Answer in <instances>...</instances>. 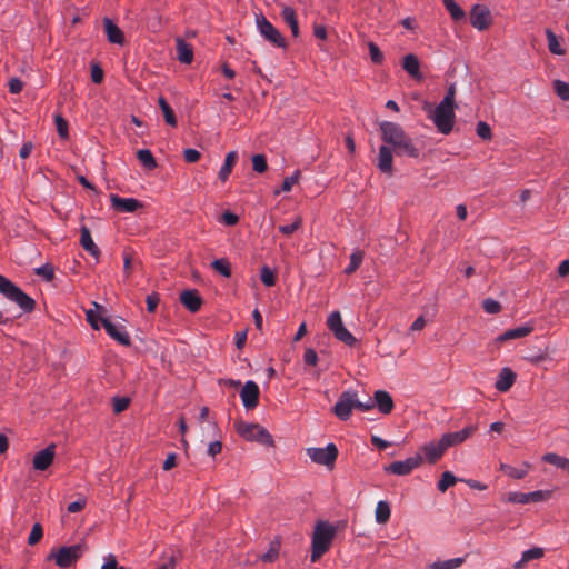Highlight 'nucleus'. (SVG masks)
Returning <instances> with one entry per match:
<instances>
[{
    "label": "nucleus",
    "mask_w": 569,
    "mask_h": 569,
    "mask_svg": "<svg viewBox=\"0 0 569 569\" xmlns=\"http://www.w3.org/2000/svg\"><path fill=\"white\" fill-rule=\"evenodd\" d=\"M308 457L317 465L325 466L328 470H332L338 458V448L335 443H328L325 448L310 447L307 448Z\"/></svg>",
    "instance_id": "0eeeda50"
},
{
    "label": "nucleus",
    "mask_w": 569,
    "mask_h": 569,
    "mask_svg": "<svg viewBox=\"0 0 569 569\" xmlns=\"http://www.w3.org/2000/svg\"><path fill=\"white\" fill-rule=\"evenodd\" d=\"M500 469L515 479H522L527 473L526 470L517 469L505 463L500 466Z\"/></svg>",
    "instance_id": "bf43d9fd"
},
{
    "label": "nucleus",
    "mask_w": 569,
    "mask_h": 569,
    "mask_svg": "<svg viewBox=\"0 0 569 569\" xmlns=\"http://www.w3.org/2000/svg\"><path fill=\"white\" fill-rule=\"evenodd\" d=\"M282 19L288 23L295 38L299 36V23L293 8L284 7L281 11Z\"/></svg>",
    "instance_id": "cd10ccee"
},
{
    "label": "nucleus",
    "mask_w": 569,
    "mask_h": 569,
    "mask_svg": "<svg viewBox=\"0 0 569 569\" xmlns=\"http://www.w3.org/2000/svg\"><path fill=\"white\" fill-rule=\"evenodd\" d=\"M301 177V171L296 170L292 176L286 177L283 179L281 191L289 192L292 189V186L298 182Z\"/></svg>",
    "instance_id": "6e6d98bb"
},
{
    "label": "nucleus",
    "mask_w": 569,
    "mask_h": 569,
    "mask_svg": "<svg viewBox=\"0 0 569 569\" xmlns=\"http://www.w3.org/2000/svg\"><path fill=\"white\" fill-rule=\"evenodd\" d=\"M238 435L247 441H256L266 447H274L271 433L259 423L238 421L234 423Z\"/></svg>",
    "instance_id": "20e7f679"
},
{
    "label": "nucleus",
    "mask_w": 569,
    "mask_h": 569,
    "mask_svg": "<svg viewBox=\"0 0 569 569\" xmlns=\"http://www.w3.org/2000/svg\"><path fill=\"white\" fill-rule=\"evenodd\" d=\"M54 122L57 126V131L60 138L68 139L69 130H68V121L61 116L57 114L54 117Z\"/></svg>",
    "instance_id": "8fccbe9b"
},
{
    "label": "nucleus",
    "mask_w": 569,
    "mask_h": 569,
    "mask_svg": "<svg viewBox=\"0 0 569 569\" xmlns=\"http://www.w3.org/2000/svg\"><path fill=\"white\" fill-rule=\"evenodd\" d=\"M103 70L99 64H93L91 68V80L93 83L99 84L103 81Z\"/></svg>",
    "instance_id": "0e129e2a"
},
{
    "label": "nucleus",
    "mask_w": 569,
    "mask_h": 569,
    "mask_svg": "<svg viewBox=\"0 0 569 569\" xmlns=\"http://www.w3.org/2000/svg\"><path fill=\"white\" fill-rule=\"evenodd\" d=\"M403 70L415 80L421 81L423 74L420 71V61L413 53H408L402 58Z\"/></svg>",
    "instance_id": "412c9836"
},
{
    "label": "nucleus",
    "mask_w": 569,
    "mask_h": 569,
    "mask_svg": "<svg viewBox=\"0 0 569 569\" xmlns=\"http://www.w3.org/2000/svg\"><path fill=\"white\" fill-rule=\"evenodd\" d=\"M220 221L223 222L227 226L232 227V226H236L238 223L239 217L236 213H233V212L226 211V212L222 213Z\"/></svg>",
    "instance_id": "338daca9"
},
{
    "label": "nucleus",
    "mask_w": 569,
    "mask_h": 569,
    "mask_svg": "<svg viewBox=\"0 0 569 569\" xmlns=\"http://www.w3.org/2000/svg\"><path fill=\"white\" fill-rule=\"evenodd\" d=\"M86 316H87V321L90 323V326L94 329V330H98L100 328V326H102L101 323V318L99 315L96 313L94 310H88L86 312Z\"/></svg>",
    "instance_id": "052dcab7"
},
{
    "label": "nucleus",
    "mask_w": 569,
    "mask_h": 569,
    "mask_svg": "<svg viewBox=\"0 0 569 569\" xmlns=\"http://www.w3.org/2000/svg\"><path fill=\"white\" fill-rule=\"evenodd\" d=\"M422 456L417 453L402 461H393L383 468L385 472L398 476H407L422 463Z\"/></svg>",
    "instance_id": "9d476101"
},
{
    "label": "nucleus",
    "mask_w": 569,
    "mask_h": 569,
    "mask_svg": "<svg viewBox=\"0 0 569 569\" xmlns=\"http://www.w3.org/2000/svg\"><path fill=\"white\" fill-rule=\"evenodd\" d=\"M130 405V398L128 397H113L112 398V409L114 413H121L127 410Z\"/></svg>",
    "instance_id": "09e8293b"
},
{
    "label": "nucleus",
    "mask_w": 569,
    "mask_h": 569,
    "mask_svg": "<svg viewBox=\"0 0 569 569\" xmlns=\"http://www.w3.org/2000/svg\"><path fill=\"white\" fill-rule=\"evenodd\" d=\"M237 159H238V153L236 151H230L227 154L224 163L220 168V171H219V179L222 182H226L228 180L230 173L232 172V168H233Z\"/></svg>",
    "instance_id": "c85d7f7f"
},
{
    "label": "nucleus",
    "mask_w": 569,
    "mask_h": 569,
    "mask_svg": "<svg viewBox=\"0 0 569 569\" xmlns=\"http://www.w3.org/2000/svg\"><path fill=\"white\" fill-rule=\"evenodd\" d=\"M553 89L561 100L569 101V83L557 79L553 81Z\"/></svg>",
    "instance_id": "79ce46f5"
},
{
    "label": "nucleus",
    "mask_w": 569,
    "mask_h": 569,
    "mask_svg": "<svg viewBox=\"0 0 569 569\" xmlns=\"http://www.w3.org/2000/svg\"><path fill=\"white\" fill-rule=\"evenodd\" d=\"M211 267L224 278L231 277V264L228 259H216L211 262Z\"/></svg>",
    "instance_id": "c9c22d12"
},
{
    "label": "nucleus",
    "mask_w": 569,
    "mask_h": 569,
    "mask_svg": "<svg viewBox=\"0 0 569 569\" xmlns=\"http://www.w3.org/2000/svg\"><path fill=\"white\" fill-rule=\"evenodd\" d=\"M178 60L182 63H191L193 60L192 47L182 39L177 40Z\"/></svg>",
    "instance_id": "a878e982"
},
{
    "label": "nucleus",
    "mask_w": 569,
    "mask_h": 569,
    "mask_svg": "<svg viewBox=\"0 0 569 569\" xmlns=\"http://www.w3.org/2000/svg\"><path fill=\"white\" fill-rule=\"evenodd\" d=\"M303 361L307 366L315 367L318 363V355L315 349L308 348L303 355Z\"/></svg>",
    "instance_id": "680f3d73"
},
{
    "label": "nucleus",
    "mask_w": 569,
    "mask_h": 569,
    "mask_svg": "<svg viewBox=\"0 0 569 569\" xmlns=\"http://www.w3.org/2000/svg\"><path fill=\"white\" fill-rule=\"evenodd\" d=\"M476 133L479 138L485 141H490L492 139V131L490 126L485 121H479L476 127Z\"/></svg>",
    "instance_id": "a18cd8bd"
},
{
    "label": "nucleus",
    "mask_w": 569,
    "mask_h": 569,
    "mask_svg": "<svg viewBox=\"0 0 569 569\" xmlns=\"http://www.w3.org/2000/svg\"><path fill=\"white\" fill-rule=\"evenodd\" d=\"M457 106L440 103L435 108L431 119L437 130L442 134H449L456 122L455 109Z\"/></svg>",
    "instance_id": "39448f33"
},
{
    "label": "nucleus",
    "mask_w": 569,
    "mask_h": 569,
    "mask_svg": "<svg viewBox=\"0 0 569 569\" xmlns=\"http://www.w3.org/2000/svg\"><path fill=\"white\" fill-rule=\"evenodd\" d=\"M469 14L471 26L479 31H485L492 24L491 12L485 4H473Z\"/></svg>",
    "instance_id": "1a4fd4ad"
},
{
    "label": "nucleus",
    "mask_w": 569,
    "mask_h": 569,
    "mask_svg": "<svg viewBox=\"0 0 569 569\" xmlns=\"http://www.w3.org/2000/svg\"><path fill=\"white\" fill-rule=\"evenodd\" d=\"M280 541L278 539L270 542L269 549L260 557L263 562H273L279 557Z\"/></svg>",
    "instance_id": "e433bc0d"
},
{
    "label": "nucleus",
    "mask_w": 569,
    "mask_h": 569,
    "mask_svg": "<svg viewBox=\"0 0 569 569\" xmlns=\"http://www.w3.org/2000/svg\"><path fill=\"white\" fill-rule=\"evenodd\" d=\"M543 555H545V550L540 547H533L531 549H528L522 552L521 559L513 565V568L521 569L525 563H527L531 560H535V559H540L543 557Z\"/></svg>",
    "instance_id": "bb28decb"
},
{
    "label": "nucleus",
    "mask_w": 569,
    "mask_h": 569,
    "mask_svg": "<svg viewBox=\"0 0 569 569\" xmlns=\"http://www.w3.org/2000/svg\"><path fill=\"white\" fill-rule=\"evenodd\" d=\"M110 202L114 210L119 212H134L143 208V203L134 198H121L117 194L110 196Z\"/></svg>",
    "instance_id": "dca6fc26"
},
{
    "label": "nucleus",
    "mask_w": 569,
    "mask_h": 569,
    "mask_svg": "<svg viewBox=\"0 0 569 569\" xmlns=\"http://www.w3.org/2000/svg\"><path fill=\"white\" fill-rule=\"evenodd\" d=\"M137 158L141 162V164L148 170H153L158 166L152 152L149 149L139 150L137 152Z\"/></svg>",
    "instance_id": "7c9ffc66"
},
{
    "label": "nucleus",
    "mask_w": 569,
    "mask_h": 569,
    "mask_svg": "<svg viewBox=\"0 0 569 569\" xmlns=\"http://www.w3.org/2000/svg\"><path fill=\"white\" fill-rule=\"evenodd\" d=\"M477 430L476 426H467L463 429L456 431V432H448L442 435L441 440L448 449L449 447L462 443L466 441L469 437H471L475 431Z\"/></svg>",
    "instance_id": "2eb2a0df"
},
{
    "label": "nucleus",
    "mask_w": 569,
    "mask_h": 569,
    "mask_svg": "<svg viewBox=\"0 0 569 569\" xmlns=\"http://www.w3.org/2000/svg\"><path fill=\"white\" fill-rule=\"evenodd\" d=\"M86 547L77 543L69 547H61L57 551H51L48 560L54 559L56 565L60 568H68L77 562L83 555Z\"/></svg>",
    "instance_id": "423d86ee"
},
{
    "label": "nucleus",
    "mask_w": 569,
    "mask_h": 569,
    "mask_svg": "<svg viewBox=\"0 0 569 569\" xmlns=\"http://www.w3.org/2000/svg\"><path fill=\"white\" fill-rule=\"evenodd\" d=\"M259 395L260 390L258 385L252 380L247 381L240 392L243 406L247 409L256 408L259 403Z\"/></svg>",
    "instance_id": "4468645a"
},
{
    "label": "nucleus",
    "mask_w": 569,
    "mask_h": 569,
    "mask_svg": "<svg viewBox=\"0 0 569 569\" xmlns=\"http://www.w3.org/2000/svg\"><path fill=\"white\" fill-rule=\"evenodd\" d=\"M0 293L6 299L17 303L26 313H31L36 309L34 299L3 274H0Z\"/></svg>",
    "instance_id": "7ed1b4c3"
},
{
    "label": "nucleus",
    "mask_w": 569,
    "mask_h": 569,
    "mask_svg": "<svg viewBox=\"0 0 569 569\" xmlns=\"http://www.w3.org/2000/svg\"><path fill=\"white\" fill-rule=\"evenodd\" d=\"M393 156H392V149L388 146H381L379 148V154H378V169L388 176H391L393 173Z\"/></svg>",
    "instance_id": "6ab92c4d"
},
{
    "label": "nucleus",
    "mask_w": 569,
    "mask_h": 569,
    "mask_svg": "<svg viewBox=\"0 0 569 569\" xmlns=\"http://www.w3.org/2000/svg\"><path fill=\"white\" fill-rule=\"evenodd\" d=\"M457 481L458 479L453 476L452 472L445 471L437 483V488L440 492H445L449 487L453 486Z\"/></svg>",
    "instance_id": "58836bf2"
},
{
    "label": "nucleus",
    "mask_w": 569,
    "mask_h": 569,
    "mask_svg": "<svg viewBox=\"0 0 569 569\" xmlns=\"http://www.w3.org/2000/svg\"><path fill=\"white\" fill-rule=\"evenodd\" d=\"M101 569H130V568L119 566L116 556L109 555L106 559V562L102 565Z\"/></svg>",
    "instance_id": "69168bd1"
},
{
    "label": "nucleus",
    "mask_w": 569,
    "mask_h": 569,
    "mask_svg": "<svg viewBox=\"0 0 569 569\" xmlns=\"http://www.w3.org/2000/svg\"><path fill=\"white\" fill-rule=\"evenodd\" d=\"M183 157L188 163H193L200 159L201 154L198 150L189 148L183 151Z\"/></svg>",
    "instance_id": "774afa93"
},
{
    "label": "nucleus",
    "mask_w": 569,
    "mask_h": 569,
    "mask_svg": "<svg viewBox=\"0 0 569 569\" xmlns=\"http://www.w3.org/2000/svg\"><path fill=\"white\" fill-rule=\"evenodd\" d=\"M160 298L157 292H152L147 296L146 302H147V310L149 312H154L158 305H159Z\"/></svg>",
    "instance_id": "e2e57ef3"
},
{
    "label": "nucleus",
    "mask_w": 569,
    "mask_h": 569,
    "mask_svg": "<svg viewBox=\"0 0 569 569\" xmlns=\"http://www.w3.org/2000/svg\"><path fill=\"white\" fill-rule=\"evenodd\" d=\"M380 131L383 142L392 146L397 156L406 154L410 158H418L420 156V150L400 124L383 121L380 123Z\"/></svg>",
    "instance_id": "f257e3e1"
},
{
    "label": "nucleus",
    "mask_w": 569,
    "mask_h": 569,
    "mask_svg": "<svg viewBox=\"0 0 569 569\" xmlns=\"http://www.w3.org/2000/svg\"><path fill=\"white\" fill-rule=\"evenodd\" d=\"M546 37L548 40V49L551 53L557 56L565 54V49L560 47L558 38L551 29H546Z\"/></svg>",
    "instance_id": "72a5a7b5"
},
{
    "label": "nucleus",
    "mask_w": 569,
    "mask_h": 569,
    "mask_svg": "<svg viewBox=\"0 0 569 569\" xmlns=\"http://www.w3.org/2000/svg\"><path fill=\"white\" fill-rule=\"evenodd\" d=\"M342 319L339 311H333L329 315L327 319V326L330 331H336L338 328L342 326Z\"/></svg>",
    "instance_id": "864d4df0"
},
{
    "label": "nucleus",
    "mask_w": 569,
    "mask_h": 569,
    "mask_svg": "<svg viewBox=\"0 0 569 569\" xmlns=\"http://www.w3.org/2000/svg\"><path fill=\"white\" fill-rule=\"evenodd\" d=\"M43 537V527L40 522H36L31 529V532L28 538V543L30 546L37 545Z\"/></svg>",
    "instance_id": "c03bdc74"
},
{
    "label": "nucleus",
    "mask_w": 569,
    "mask_h": 569,
    "mask_svg": "<svg viewBox=\"0 0 569 569\" xmlns=\"http://www.w3.org/2000/svg\"><path fill=\"white\" fill-rule=\"evenodd\" d=\"M362 259H363L362 251L358 250V251L352 252L350 256V262H349L348 267L345 269V273L346 274L353 273L360 267Z\"/></svg>",
    "instance_id": "a19ab883"
},
{
    "label": "nucleus",
    "mask_w": 569,
    "mask_h": 569,
    "mask_svg": "<svg viewBox=\"0 0 569 569\" xmlns=\"http://www.w3.org/2000/svg\"><path fill=\"white\" fill-rule=\"evenodd\" d=\"M446 450L441 439L439 441H430L421 447V451L429 463H436Z\"/></svg>",
    "instance_id": "a211bd4d"
},
{
    "label": "nucleus",
    "mask_w": 569,
    "mask_h": 569,
    "mask_svg": "<svg viewBox=\"0 0 569 569\" xmlns=\"http://www.w3.org/2000/svg\"><path fill=\"white\" fill-rule=\"evenodd\" d=\"M336 536V528L327 521H318L311 539V562L318 561L329 549Z\"/></svg>",
    "instance_id": "f03ea898"
},
{
    "label": "nucleus",
    "mask_w": 569,
    "mask_h": 569,
    "mask_svg": "<svg viewBox=\"0 0 569 569\" xmlns=\"http://www.w3.org/2000/svg\"><path fill=\"white\" fill-rule=\"evenodd\" d=\"M252 168L258 173H263L268 169V163L264 154H254L252 157Z\"/></svg>",
    "instance_id": "603ef678"
},
{
    "label": "nucleus",
    "mask_w": 569,
    "mask_h": 569,
    "mask_svg": "<svg viewBox=\"0 0 569 569\" xmlns=\"http://www.w3.org/2000/svg\"><path fill=\"white\" fill-rule=\"evenodd\" d=\"M532 331H533V326L531 323H526L522 327H518V328H513V329H509V330L505 331L502 335H500L496 338V342L501 343V342H505V341L511 340V339H520V338H523V337L530 335Z\"/></svg>",
    "instance_id": "b1692460"
},
{
    "label": "nucleus",
    "mask_w": 569,
    "mask_h": 569,
    "mask_svg": "<svg viewBox=\"0 0 569 569\" xmlns=\"http://www.w3.org/2000/svg\"><path fill=\"white\" fill-rule=\"evenodd\" d=\"M482 308L489 315H496V313H499L501 311L500 302L495 300V299H492V298L485 299L482 301Z\"/></svg>",
    "instance_id": "3c124183"
},
{
    "label": "nucleus",
    "mask_w": 569,
    "mask_h": 569,
    "mask_svg": "<svg viewBox=\"0 0 569 569\" xmlns=\"http://www.w3.org/2000/svg\"><path fill=\"white\" fill-rule=\"evenodd\" d=\"M34 273L41 276L46 281H52L54 278V269L51 263H44L43 266L36 268Z\"/></svg>",
    "instance_id": "de8ad7c7"
},
{
    "label": "nucleus",
    "mask_w": 569,
    "mask_h": 569,
    "mask_svg": "<svg viewBox=\"0 0 569 569\" xmlns=\"http://www.w3.org/2000/svg\"><path fill=\"white\" fill-rule=\"evenodd\" d=\"M257 27L260 34L273 46L287 49V41L280 31L263 16H257Z\"/></svg>",
    "instance_id": "6e6552de"
},
{
    "label": "nucleus",
    "mask_w": 569,
    "mask_h": 569,
    "mask_svg": "<svg viewBox=\"0 0 569 569\" xmlns=\"http://www.w3.org/2000/svg\"><path fill=\"white\" fill-rule=\"evenodd\" d=\"M505 500L510 503H522V505L529 503L528 502V492L527 493L518 492V491L509 492L507 495V497L505 498Z\"/></svg>",
    "instance_id": "4d7b16f0"
},
{
    "label": "nucleus",
    "mask_w": 569,
    "mask_h": 569,
    "mask_svg": "<svg viewBox=\"0 0 569 569\" xmlns=\"http://www.w3.org/2000/svg\"><path fill=\"white\" fill-rule=\"evenodd\" d=\"M302 226V218L300 216H297L292 223L290 224H283L279 227V231L286 236H290L295 233L297 230H299Z\"/></svg>",
    "instance_id": "49530a36"
},
{
    "label": "nucleus",
    "mask_w": 569,
    "mask_h": 569,
    "mask_svg": "<svg viewBox=\"0 0 569 569\" xmlns=\"http://www.w3.org/2000/svg\"><path fill=\"white\" fill-rule=\"evenodd\" d=\"M103 24L109 42L122 46L124 43L123 31L109 18L103 19Z\"/></svg>",
    "instance_id": "393cba45"
},
{
    "label": "nucleus",
    "mask_w": 569,
    "mask_h": 569,
    "mask_svg": "<svg viewBox=\"0 0 569 569\" xmlns=\"http://www.w3.org/2000/svg\"><path fill=\"white\" fill-rule=\"evenodd\" d=\"M102 327L106 329L107 333L118 341L122 346H130L131 339L129 333L124 330V327H118L114 325L109 318H101Z\"/></svg>",
    "instance_id": "ddd939ff"
},
{
    "label": "nucleus",
    "mask_w": 569,
    "mask_h": 569,
    "mask_svg": "<svg viewBox=\"0 0 569 569\" xmlns=\"http://www.w3.org/2000/svg\"><path fill=\"white\" fill-rule=\"evenodd\" d=\"M180 302L192 313L200 310L202 306V297L197 289L183 290L180 293Z\"/></svg>",
    "instance_id": "f3484780"
},
{
    "label": "nucleus",
    "mask_w": 569,
    "mask_h": 569,
    "mask_svg": "<svg viewBox=\"0 0 569 569\" xmlns=\"http://www.w3.org/2000/svg\"><path fill=\"white\" fill-rule=\"evenodd\" d=\"M260 279L264 286L273 287L277 281V276L276 272L271 270V268H269L268 266H263L260 269Z\"/></svg>",
    "instance_id": "ea45409f"
},
{
    "label": "nucleus",
    "mask_w": 569,
    "mask_h": 569,
    "mask_svg": "<svg viewBox=\"0 0 569 569\" xmlns=\"http://www.w3.org/2000/svg\"><path fill=\"white\" fill-rule=\"evenodd\" d=\"M551 492L548 490H537L532 492H528V502H540L549 499Z\"/></svg>",
    "instance_id": "13d9d810"
},
{
    "label": "nucleus",
    "mask_w": 569,
    "mask_h": 569,
    "mask_svg": "<svg viewBox=\"0 0 569 569\" xmlns=\"http://www.w3.org/2000/svg\"><path fill=\"white\" fill-rule=\"evenodd\" d=\"M368 49H369V54H370L371 61L375 64H381L383 62L385 57H383L382 51L378 47V44L372 42V41H370L368 43Z\"/></svg>",
    "instance_id": "37998d69"
},
{
    "label": "nucleus",
    "mask_w": 569,
    "mask_h": 569,
    "mask_svg": "<svg viewBox=\"0 0 569 569\" xmlns=\"http://www.w3.org/2000/svg\"><path fill=\"white\" fill-rule=\"evenodd\" d=\"M159 107L163 113L166 122L171 127H177V118L176 114L170 107V104L167 102L164 97L160 96L158 99Z\"/></svg>",
    "instance_id": "c756f323"
},
{
    "label": "nucleus",
    "mask_w": 569,
    "mask_h": 569,
    "mask_svg": "<svg viewBox=\"0 0 569 569\" xmlns=\"http://www.w3.org/2000/svg\"><path fill=\"white\" fill-rule=\"evenodd\" d=\"M542 460L569 472V459L565 457L553 452H548L542 457Z\"/></svg>",
    "instance_id": "2f4dec72"
},
{
    "label": "nucleus",
    "mask_w": 569,
    "mask_h": 569,
    "mask_svg": "<svg viewBox=\"0 0 569 569\" xmlns=\"http://www.w3.org/2000/svg\"><path fill=\"white\" fill-rule=\"evenodd\" d=\"M465 562V558H453L445 561L435 562L438 569H455Z\"/></svg>",
    "instance_id": "5fc2aeb1"
},
{
    "label": "nucleus",
    "mask_w": 569,
    "mask_h": 569,
    "mask_svg": "<svg viewBox=\"0 0 569 569\" xmlns=\"http://www.w3.org/2000/svg\"><path fill=\"white\" fill-rule=\"evenodd\" d=\"M355 397L357 393L355 391H343L336 405L332 408L333 413L342 421H346L350 418L352 409L355 408Z\"/></svg>",
    "instance_id": "9b49d317"
},
{
    "label": "nucleus",
    "mask_w": 569,
    "mask_h": 569,
    "mask_svg": "<svg viewBox=\"0 0 569 569\" xmlns=\"http://www.w3.org/2000/svg\"><path fill=\"white\" fill-rule=\"evenodd\" d=\"M442 2L448 12L450 13L452 20L460 21L465 19V11L460 8L459 4L456 3L455 0H442Z\"/></svg>",
    "instance_id": "f704fd0d"
},
{
    "label": "nucleus",
    "mask_w": 569,
    "mask_h": 569,
    "mask_svg": "<svg viewBox=\"0 0 569 569\" xmlns=\"http://www.w3.org/2000/svg\"><path fill=\"white\" fill-rule=\"evenodd\" d=\"M517 375L508 367L500 370L495 382V388L500 392H507L515 383Z\"/></svg>",
    "instance_id": "5701e85b"
},
{
    "label": "nucleus",
    "mask_w": 569,
    "mask_h": 569,
    "mask_svg": "<svg viewBox=\"0 0 569 569\" xmlns=\"http://www.w3.org/2000/svg\"><path fill=\"white\" fill-rule=\"evenodd\" d=\"M80 244L98 261L101 252L91 237L90 229L87 226H82L80 228Z\"/></svg>",
    "instance_id": "4be33fe9"
},
{
    "label": "nucleus",
    "mask_w": 569,
    "mask_h": 569,
    "mask_svg": "<svg viewBox=\"0 0 569 569\" xmlns=\"http://www.w3.org/2000/svg\"><path fill=\"white\" fill-rule=\"evenodd\" d=\"M335 337L346 343L349 347H352L356 345L357 339L352 336L351 332L342 325L340 328H338L336 331H333Z\"/></svg>",
    "instance_id": "4c0bfd02"
},
{
    "label": "nucleus",
    "mask_w": 569,
    "mask_h": 569,
    "mask_svg": "<svg viewBox=\"0 0 569 569\" xmlns=\"http://www.w3.org/2000/svg\"><path fill=\"white\" fill-rule=\"evenodd\" d=\"M56 443L48 445L44 449L34 453L32 459V467L37 471H46L52 463L56 457Z\"/></svg>",
    "instance_id": "f8f14e48"
},
{
    "label": "nucleus",
    "mask_w": 569,
    "mask_h": 569,
    "mask_svg": "<svg viewBox=\"0 0 569 569\" xmlns=\"http://www.w3.org/2000/svg\"><path fill=\"white\" fill-rule=\"evenodd\" d=\"M390 513V506L387 501L381 500L377 503L375 517L378 523L383 525L388 522Z\"/></svg>",
    "instance_id": "473e14b6"
},
{
    "label": "nucleus",
    "mask_w": 569,
    "mask_h": 569,
    "mask_svg": "<svg viewBox=\"0 0 569 569\" xmlns=\"http://www.w3.org/2000/svg\"><path fill=\"white\" fill-rule=\"evenodd\" d=\"M373 403L382 415H389L395 408V402L389 392L385 390H377L373 393Z\"/></svg>",
    "instance_id": "aec40b11"
}]
</instances>
